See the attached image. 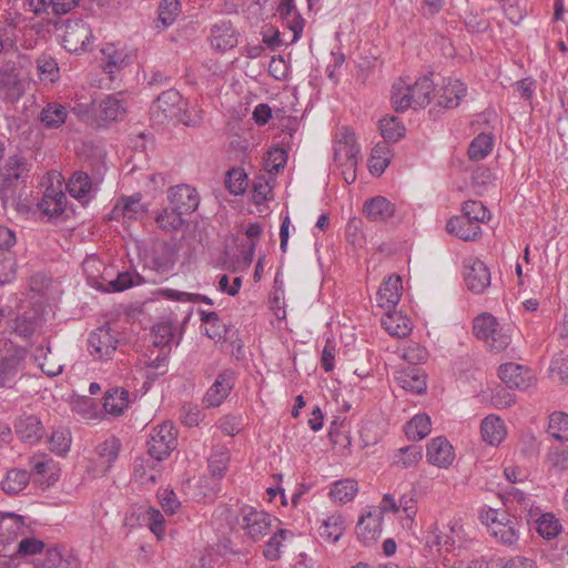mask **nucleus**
Here are the masks:
<instances>
[{
    "mask_svg": "<svg viewBox=\"0 0 568 568\" xmlns=\"http://www.w3.org/2000/svg\"><path fill=\"white\" fill-rule=\"evenodd\" d=\"M293 536V534L290 530L286 529H280L277 532H275L270 540L267 541L265 548H264V556L268 560H276L280 558L281 555V546L283 541L287 538Z\"/></svg>",
    "mask_w": 568,
    "mask_h": 568,
    "instance_id": "60",
    "label": "nucleus"
},
{
    "mask_svg": "<svg viewBox=\"0 0 568 568\" xmlns=\"http://www.w3.org/2000/svg\"><path fill=\"white\" fill-rule=\"evenodd\" d=\"M30 481V474L26 469L13 468L7 471L0 485L4 493L17 495L22 491Z\"/></svg>",
    "mask_w": 568,
    "mask_h": 568,
    "instance_id": "44",
    "label": "nucleus"
},
{
    "mask_svg": "<svg viewBox=\"0 0 568 568\" xmlns=\"http://www.w3.org/2000/svg\"><path fill=\"white\" fill-rule=\"evenodd\" d=\"M118 347V339L109 327H99L89 337L90 354L101 361L110 359Z\"/></svg>",
    "mask_w": 568,
    "mask_h": 568,
    "instance_id": "16",
    "label": "nucleus"
},
{
    "mask_svg": "<svg viewBox=\"0 0 568 568\" xmlns=\"http://www.w3.org/2000/svg\"><path fill=\"white\" fill-rule=\"evenodd\" d=\"M346 521L339 511L326 514L318 524L317 534L325 542L335 544L344 535Z\"/></svg>",
    "mask_w": 568,
    "mask_h": 568,
    "instance_id": "25",
    "label": "nucleus"
},
{
    "mask_svg": "<svg viewBox=\"0 0 568 568\" xmlns=\"http://www.w3.org/2000/svg\"><path fill=\"white\" fill-rule=\"evenodd\" d=\"M138 516L142 524L161 539L165 534V519L163 514L152 506H141L138 509Z\"/></svg>",
    "mask_w": 568,
    "mask_h": 568,
    "instance_id": "42",
    "label": "nucleus"
},
{
    "mask_svg": "<svg viewBox=\"0 0 568 568\" xmlns=\"http://www.w3.org/2000/svg\"><path fill=\"white\" fill-rule=\"evenodd\" d=\"M50 179L57 180V185L51 184L44 191V194L39 202V209L49 217H57L64 212L67 205V196L62 190L60 174L53 172L49 174Z\"/></svg>",
    "mask_w": 568,
    "mask_h": 568,
    "instance_id": "12",
    "label": "nucleus"
},
{
    "mask_svg": "<svg viewBox=\"0 0 568 568\" xmlns=\"http://www.w3.org/2000/svg\"><path fill=\"white\" fill-rule=\"evenodd\" d=\"M226 186L233 194H242L247 187V178L243 170L233 169L229 172Z\"/></svg>",
    "mask_w": 568,
    "mask_h": 568,
    "instance_id": "63",
    "label": "nucleus"
},
{
    "mask_svg": "<svg viewBox=\"0 0 568 568\" xmlns=\"http://www.w3.org/2000/svg\"><path fill=\"white\" fill-rule=\"evenodd\" d=\"M466 93L467 88L460 80L452 78L444 79L436 93L437 103L446 109L457 108L460 101L466 97Z\"/></svg>",
    "mask_w": 568,
    "mask_h": 568,
    "instance_id": "23",
    "label": "nucleus"
},
{
    "mask_svg": "<svg viewBox=\"0 0 568 568\" xmlns=\"http://www.w3.org/2000/svg\"><path fill=\"white\" fill-rule=\"evenodd\" d=\"M97 184H94L90 176L84 172H75L69 180L68 191L70 195L82 203H88L97 192Z\"/></svg>",
    "mask_w": 568,
    "mask_h": 568,
    "instance_id": "29",
    "label": "nucleus"
},
{
    "mask_svg": "<svg viewBox=\"0 0 568 568\" xmlns=\"http://www.w3.org/2000/svg\"><path fill=\"white\" fill-rule=\"evenodd\" d=\"M464 281L473 293H484L491 282L490 271L483 261L469 257L464 263Z\"/></svg>",
    "mask_w": 568,
    "mask_h": 568,
    "instance_id": "10",
    "label": "nucleus"
},
{
    "mask_svg": "<svg viewBox=\"0 0 568 568\" xmlns=\"http://www.w3.org/2000/svg\"><path fill=\"white\" fill-rule=\"evenodd\" d=\"M148 452L158 462L165 459L176 447V430L171 422L153 428L148 442Z\"/></svg>",
    "mask_w": 568,
    "mask_h": 568,
    "instance_id": "8",
    "label": "nucleus"
},
{
    "mask_svg": "<svg viewBox=\"0 0 568 568\" xmlns=\"http://www.w3.org/2000/svg\"><path fill=\"white\" fill-rule=\"evenodd\" d=\"M477 224L489 220V212L479 201H467L463 204V214Z\"/></svg>",
    "mask_w": 568,
    "mask_h": 568,
    "instance_id": "61",
    "label": "nucleus"
},
{
    "mask_svg": "<svg viewBox=\"0 0 568 568\" xmlns=\"http://www.w3.org/2000/svg\"><path fill=\"white\" fill-rule=\"evenodd\" d=\"M381 323L390 336L398 338L408 336L413 329L412 321L400 312L387 311Z\"/></svg>",
    "mask_w": 568,
    "mask_h": 568,
    "instance_id": "33",
    "label": "nucleus"
},
{
    "mask_svg": "<svg viewBox=\"0 0 568 568\" xmlns=\"http://www.w3.org/2000/svg\"><path fill=\"white\" fill-rule=\"evenodd\" d=\"M29 175L26 160L19 155L9 156L0 168L1 192L7 197H12L16 190L24 185Z\"/></svg>",
    "mask_w": 568,
    "mask_h": 568,
    "instance_id": "7",
    "label": "nucleus"
},
{
    "mask_svg": "<svg viewBox=\"0 0 568 568\" xmlns=\"http://www.w3.org/2000/svg\"><path fill=\"white\" fill-rule=\"evenodd\" d=\"M277 12L283 20V24L290 30V42L295 43L302 37L305 20L296 9L295 0H282L277 7Z\"/></svg>",
    "mask_w": 568,
    "mask_h": 568,
    "instance_id": "22",
    "label": "nucleus"
},
{
    "mask_svg": "<svg viewBox=\"0 0 568 568\" xmlns=\"http://www.w3.org/2000/svg\"><path fill=\"white\" fill-rule=\"evenodd\" d=\"M146 210L145 204L142 203V196L140 193L123 195L118 199L111 210L110 217L112 220H138L145 215Z\"/></svg>",
    "mask_w": 568,
    "mask_h": 568,
    "instance_id": "21",
    "label": "nucleus"
},
{
    "mask_svg": "<svg viewBox=\"0 0 568 568\" xmlns=\"http://www.w3.org/2000/svg\"><path fill=\"white\" fill-rule=\"evenodd\" d=\"M65 106L60 103H48L41 111L40 121L48 129L60 128L67 120Z\"/></svg>",
    "mask_w": 568,
    "mask_h": 568,
    "instance_id": "45",
    "label": "nucleus"
},
{
    "mask_svg": "<svg viewBox=\"0 0 568 568\" xmlns=\"http://www.w3.org/2000/svg\"><path fill=\"white\" fill-rule=\"evenodd\" d=\"M549 371L552 375H557L561 382L568 384V354H556L551 359Z\"/></svg>",
    "mask_w": 568,
    "mask_h": 568,
    "instance_id": "64",
    "label": "nucleus"
},
{
    "mask_svg": "<svg viewBox=\"0 0 568 568\" xmlns=\"http://www.w3.org/2000/svg\"><path fill=\"white\" fill-rule=\"evenodd\" d=\"M537 531L544 539H554L561 531V525L554 514L545 513L536 519Z\"/></svg>",
    "mask_w": 568,
    "mask_h": 568,
    "instance_id": "48",
    "label": "nucleus"
},
{
    "mask_svg": "<svg viewBox=\"0 0 568 568\" xmlns=\"http://www.w3.org/2000/svg\"><path fill=\"white\" fill-rule=\"evenodd\" d=\"M121 443L115 437H109L93 449L87 459V473L99 478L104 476L113 467L119 457Z\"/></svg>",
    "mask_w": 568,
    "mask_h": 568,
    "instance_id": "5",
    "label": "nucleus"
},
{
    "mask_svg": "<svg viewBox=\"0 0 568 568\" xmlns=\"http://www.w3.org/2000/svg\"><path fill=\"white\" fill-rule=\"evenodd\" d=\"M129 403V392L122 387H113L104 396L103 408L108 414L119 416L128 408Z\"/></svg>",
    "mask_w": 568,
    "mask_h": 568,
    "instance_id": "41",
    "label": "nucleus"
},
{
    "mask_svg": "<svg viewBox=\"0 0 568 568\" xmlns=\"http://www.w3.org/2000/svg\"><path fill=\"white\" fill-rule=\"evenodd\" d=\"M548 433L560 442L568 440V415L561 412L552 413L549 417Z\"/></svg>",
    "mask_w": 568,
    "mask_h": 568,
    "instance_id": "55",
    "label": "nucleus"
},
{
    "mask_svg": "<svg viewBox=\"0 0 568 568\" xmlns=\"http://www.w3.org/2000/svg\"><path fill=\"white\" fill-rule=\"evenodd\" d=\"M359 153L354 131L347 126L338 129L334 140V163L341 169L343 179L347 184L356 180Z\"/></svg>",
    "mask_w": 568,
    "mask_h": 568,
    "instance_id": "2",
    "label": "nucleus"
},
{
    "mask_svg": "<svg viewBox=\"0 0 568 568\" xmlns=\"http://www.w3.org/2000/svg\"><path fill=\"white\" fill-rule=\"evenodd\" d=\"M30 467L34 481L40 486H52L58 481L60 469L58 464L45 454H36L30 458Z\"/></svg>",
    "mask_w": 568,
    "mask_h": 568,
    "instance_id": "17",
    "label": "nucleus"
},
{
    "mask_svg": "<svg viewBox=\"0 0 568 568\" xmlns=\"http://www.w3.org/2000/svg\"><path fill=\"white\" fill-rule=\"evenodd\" d=\"M241 527L253 541L260 540L270 534L272 523L275 521V518L270 514L251 506H244L241 509Z\"/></svg>",
    "mask_w": 568,
    "mask_h": 568,
    "instance_id": "9",
    "label": "nucleus"
},
{
    "mask_svg": "<svg viewBox=\"0 0 568 568\" xmlns=\"http://www.w3.org/2000/svg\"><path fill=\"white\" fill-rule=\"evenodd\" d=\"M432 542L446 552L453 551L456 547H466L471 540L460 518H453L447 525V530L435 527L430 531Z\"/></svg>",
    "mask_w": 568,
    "mask_h": 568,
    "instance_id": "6",
    "label": "nucleus"
},
{
    "mask_svg": "<svg viewBox=\"0 0 568 568\" xmlns=\"http://www.w3.org/2000/svg\"><path fill=\"white\" fill-rule=\"evenodd\" d=\"M426 460L438 468H448L455 460V450L444 436L432 438L426 446Z\"/></svg>",
    "mask_w": 568,
    "mask_h": 568,
    "instance_id": "18",
    "label": "nucleus"
},
{
    "mask_svg": "<svg viewBox=\"0 0 568 568\" xmlns=\"http://www.w3.org/2000/svg\"><path fill=\"white\" fill-rule=\"evenodd\" d=\"M169 352L170 349H159L155 358H150L145 362V366L148 368V377H156L166 373Z\"/></svg>",
    "mask_w": 568,
    "mask_h": 568,
    "instance_id": "62",
    "label": "nucleus"
},
{
    "mask_svg": "<svg viewBox=\"0 0 568 568\" xmlns=\"http://www.w3.org/2000/svg\"><path fill=\"white\" fill-rule=\"evenodd\" d=\"M168 197L171 206L183 215L194 212L200 203L196 190L187 184L172 186L169 190Z\"/></svg>",
    "mask_w": 568,
    "mask_h": 568,
    "instance_id": "19",
    "label": "nucleus"
},
{
    "mask_svg": "<svg viewBox=\"0 0 568 568\" xmlns=\"http://www.w3.org/2000/svg\"><path fill=\"white\" fill-rule=\"evenodd\" d=\"M434 87L433 80L427 75L415 81L400 78L392 88V106L396 112H405L408 109H424L432 100Z\"/></svg>",
    "mask_w": 568,
    "mask_h": 568,
    "instance_id": "1",
    "label": "nucleus"
},
{
    "mask_svg": "<svg viewBox=\"0 0 568 568\" xmlns=\"http://www.w3.org/2000/svg\"><path fill=\"white\" fill-rule=\"evenodd\" d=\"M182 216L183 214L172 206L171 209H163L156 215L155 220L161 229L166 231H178L184 225Z\"/></svg>",
    "mask_w": 568,
    "mask_h": 568,
    "instance_id": "56",
    "label": "nucleus"
},
{
    "mask_svg": "<svg viewBox=\"0 0 568 568\" xmlns=\"http://www.w3.org/2000/svg\"><path fill=\"white\" fill-rule=\"evenodd\" d=\"M14 429L18 437L29 444H34L43 435V427L40 419L34 416H23L16 420Z\"/></svg>",
    "mask_w": 568,
    "mask_h": 568,
    "instance_id": "34",
    "label": "nucleus"
},
{
    "mask_svg": "<svg viewBox=\"0 0 568 568\" xmlns=\"http://www.w3.org/2000/svg\"><path fill=\"white\" fill-rule=\"evenodd\" d=\"M92 39L90 26L82 20L70 21L65 24L62 45L69 52L78 53L85 50Z\"/></svg>",
    "mask_w": 568,
    "mask_h": 568,
    "instance_id": "11",
    "label": "nucleus"
},
{
    "mask_svg": "<svg viewBox=\"0 0 568 568\" xmlns=\"http://www.w3.org/2000/svg\"><path fill=\"white\" fill-rule=\"evenodd\" d=\"M363 211L373 222H387L395 215V205L385 196L378 195L367 200Z\"/></svg>",
    "mask_w": 568,
    "mask_h": 568,
    "instance_id": "30",
    "label": "nucleus"
},
{
    "mask_svg": "<svg viewBox=\"0 0 568 568\" xmlns=\"http://www.w3.org/2000/svg\"><path fill=\"white\" fill-rule=\"evenodd\" d=\"M402 296V278L399 275H390L377 292L378 306L390 310L396 306Z\"/></svg>",
    "mask_w": 568,
    "mask_h": 568,
    "instance_id": "31",
    "label": "nucleus"
},
{
    "mask_svg": "<svg viewBox=\"0 0 568 568\" xmlns=\"http://www.w3.org/2000/svg\"><path fill=\"white\" fill-rule=\"evenodd\" d=\"M390 162V151L386 145H376L372 150L368 160V169L373 175L379 176L384 173Z\"/></svg>",
    "mask_w": 568,
    "mask_h": 568,
    "instance_id": "50",
    "label": "nucleus"
},
{
    "mask_svg": "<svg viewBox=\"0 0 568 568\" xmlns=\"http://www.w3.org/2000/svg\"><path fill=\"white\" fill-rule=\"evenodd\" d=\"M422 449L415 445H408L396 449L390 457V465L398 469L415 467L422 460Z\"/></svg>",
    "mask_w": 568,
    "mask_h": 568,
    "instance_id": "39",
    "label": "nucleus"
},
{
    "mask_svg": "<svg viewBox=\"0 0 568 568\" xmlns=\"http://www.w3.org/2000/svg\"><path fill=\"white\" fill-rule=\"evenodd\" d=\"M82 267L87 275L89 285L101 292V286H103L104 283V273L112 270V267L106 266L103 261L93 255L88 256L83 261Z\"/></svg>",
    "mask_w": 568,
    "mask_h": 568,
    "instance_id": "38",
    "label": "nucleus"
},
{
    "mask_svg": "<svg viewBox=\"0 0 568 568\" xmlns=\"http://www.w3.org/2000/svg\"><path fill=\"white\" fill-rule=\"evenodd\" d=\"M397 382L405 390L422 394L426 390V381L423 375L414 371L403 372L397 376Z\"/></svg>",
    "mask_w": 568,
    "mask_h": 568,
    "instance_id": "54",
    "label": "nucleus"
},
{
    "mask_svg": "<svg viewBox=\"0 0 568 568\" xmlns=\"http://www.w3.org/2000/svg\"><path fill=\"white\" fill-rule=\"evenodd\" d=\"M498 376L509 388L527 389L535 384L532 372L527 366L513 362L501 364Z\"/></svg>",
    "mask_w": 568,
    "mask_h": 568,
    "instance_id": "13",
    "label": "nucleus"
},
{
    "mask_svg": "<svg viewBox=\"0 0 568 568\" xmlns=\"http://www.w3.org/2000/svg\"><path fill=\"white\" fill-rule=\"evenodd\" d=\"M101 292L120 293L141 283V276L135 272H120L114 276V268L104 273Z\"/></svg>",
    "mask_w": 568,
    "mask_h": 568,
    "instance_id": "26",
    "label": "nucleus"
},
{
    "mask_svg": "<svg viewBox=\"0 0 568 568\" xmlns=\"http://www.w3.org/2000/svg\"><path fill=\"white\" fill-rule=\"evenodd\" d=\"M494 136L490 133L478 134L469 144L468 155L474 161L485 159L493 150Z\"/></svg>",
    "mask_w": 568,
    "mask_h": 568,
    "instance_id": "47",
    "label": "nucleus"
},
{
    "mask_svg": "<svg viewBox=\"0 0 568 568\" xmlns=\"http://www.w3.org/2000/svg\"><path fill=\"white\" fill-rule=\"evenodd\" d=\"M474 334L483 341L490 352L499 353L511 342V328L501 325L495 316L484 313L474 321Z\"/></svg>",
    "mask_w": 568,
    "mask_h": 568,
    "instance_id": "3",
    "label": "nucleus"
},
{
    "mask_svg": "<svg viewBox=\"0 0 568 568\" xmlns=\"http://www.w3.org/2000/svg\"><path fill=\"white\" fill-rule=\"evenodd\" d=\"M358 494V484L355 479L345 478L334 481L329 487V497L334 503L346 504Z\"/></svg>",
    "mask_w": 568,
    "mask_h": 568,
    "instance_id": "40",
    "label": "nucleus"
},
{
    "mask_svg": "<svg viewBox=\"0 0 568 568\" xmlns=\"http://www.w3.org/2000/svg\"><path fill=\"white\" fill-rule=\"evenodd\" d=\"M382 511L375 506L367 507L357 523V535L364 542L376 540L382 534Z\"/></svg>",
    "mask_w": 568,
    "mask_h": 568,
    "instance_id": "24",
    "label": "nucleus"
},
{
    "mask_svg": "<svg viewBox=\"0 0 568 568\" xmlns=\"http://www.w3.org/2000/svg\"><path fill=\"white\" fill-rule=\"evenodd\" d=\"M36 63L41 82L54 83L59 79L60 70L52 57L43 54L37 59Z\"/></svg>",
    "mask_w": 568,
    "mask_h": 568,
    "instance_id": "49",
    "label": "nucleus"
},
{
    "mask_svg": "<svg viewBox=\"0 0 568 568\" xmlns=\"http://www.w3.org/2000/svg\"><path fill=\"white\" fill-rule=\"evenodd\" d=\"M187 105L179 91L174 89L162 92L153 104V114H155L160 121L165 119L176 120L181 114V110Z\"/></svg>",
    "mask_w": 568,
    "mask_h": 568,
    "instance_id": "14",
    "label": "nucleus"
},
{
    "mask_svg": "<svg viewBox=\"0 0 568 568\" xmlns=\"http://www.w3.org/2000/svg\"><path fill=\"white\" fill-rule=\"evenodd\" d=\"M159 294L169 301L180 302V303H200L203 302L205 304L212 305V300L206 295L197 294V293H189L174 288H163L159 292Z\"/></svg>",
    "mask_w": 568,
    "mask_h": 568,
    "instance_id": "53",
    "label": "nucleus"
},
{
    "mask_svg": "<svg viewBox=\"0 0 568 568\" xmlns=\"http://www.w3.org/2000/svg\"><path fill=\"white\" fill-rule=\"evenodd\" d=\"M79 0H29L30 10L36 14H67Z\"/></svg>",
    "mask_w": 568,
    "mask_h": 568,
    "instance_id": "35",
    "label": "nucleus"
},
{
    "mask_svg": "<svg viewBox=\"0 0 568 568\" xmlns=\"http://www.w3.org/2000/svg\"><path fill=\"white\" fill-rule=\"evenodd\" d=\"M104 57V71L113 78V74L132 63L133 57L123 50L118 49L114 44L108 43L102 49Z\"/></svg>",
    "mask_w": 568,
    "mask_h": 568,
    "instance_id": "36",
    "label": "nucleus"
},
{
    "mask_svg": "<svg viewBox=\"0 0 568 568\" xmlns=\"http://www.w3.org/2000/svg\"><path fill=\"white\" fill-rule=\"evenodd\" d=\"M159 21L164 28L172 26L181 13L179 0H162L158 9Z\"/></svg>",
    "mask_w": 568,
    "mask_h": 568,
    "instance_id": "57",
    "label": "nucleus"
},
{
    "mask_svg": "<svg viewBox=\"0 0 568 568\" xmlns=\"http://www.w3.org/2000/svg\"><path fill=\"white\" fill-rule=\"evenodd\" d=\"M230 462V452L224 446H217L209 457V468L213 476L223 477Z\"/></svg>",
    "mask_w": 568,
    "mask_h": 568,
    "instance_id": "51",
    "label": "nucleus"
},
{
    "mask_svg": "<svg viewBox=\"0 0 568 568\" xmlns=\"http://www.w3.org/2000/svg\"><path fill=\"white\" fill-rule=\"evenodd\" d=\"M235 384V374L232 369L222 371L214 383L206 390L203 403L206 407H219L229 397Z\"/></svg>",
    "mask_w": 568,
    "mask_h": 568,
    "instance_id": "15",
    "label": "nucleus"
},
{
    "mask_svg": "<svg viewBox=\"0 0 568 568\" xmlns=\"http://www.w3.org/2000/svg\"><path fill=\"white\" fill-rule=\"evenodd\" d=\"M286 161V151L282 148H273L264 156V169L268 173H277L280 169L284 168Z\"/></svg>",
    "mask_w": 568,
    "mask_h": 568,
    "instance_id": "59",
    "label": "nucleus"
},
{
    "mask_svg": "<svg viewBox=\"0 0 568 568\" xmlns=\"http://www.w3.org/2000/svg\"><path fill=\"white\" fill-rule=\"evenodd\" d=\"M97 113L106 122L121 121L126 113V102L121 94L106 95L99 102Z\"/></svg>",
    "mask_w": 568,
    "mask_h": 568,
    "instance_id": "28",
    "label": "nucleus"
},
{
    "mask_svg": "<svg viewBox=\"0 0 568 568\" xmlns=\"http://www.w3.org/2000/svg\"><path fill=\"white\" fill-rule=\"evenodd\" d=\"M174 337V328L170 323H159L153 326V344L155 348L169 349Z\"/></svg>",
    "mask_w": 568,
    "mask_h": 568,
    "instance_id": "58",
    "label": "nucleus"
},
{
    "mask_svg": "<svg viewBox=\"0 0 568 568\" xmlns=\"http://www.w3.org/2000/svg\"><path fill=\"white\" fill-rule=\"evenodd\" d=\"M405 435L409 440H422L432 432V419L425 414H416L404 427Z\"/></svg>",
    "mask_w": 568,
    "mask_h": 568,
    "instance_id": "43",
    "label": "nucleus"
},
{
    "mask_svg": "<svg viewBox=\"0 0 568 568\" xmlns=\"http://www.w3.org/2000/svg\"><path fill=\"white\" fill-rule=\"evenodd\" d=\"M480 435L487 445H500L507 437L505 422L494 414L486 416L480 423Z\"/></svg>",
    "mask_w": 568,
    "mask_h": 568,
    "instance_id": "27",
    "label": "nucleus"
},
{
    "mask_svg": "<svg viewBox=\"0 0 568 568\" xmlns=\"http://www.w3.org/2000/svg\"><path fill=\"white\" fill-rule=\"evenodd\" d=\"M378 126L385 141L397 142L406 132L404 124L397 116L387 115L379 120Z\"/></svg>",
    "mask_w": 568,
    "mask_h": 568,
    "instance_id": "46",
    "label": "nucleus"
},
{
    "mask_svg": "<svg viewBox=\"0 0 568 568\" xmlns=\"http://www.w3.org/2000/svg\"><path fill=\"white\" fill-rule=\"evenodd\" d=\"M72 437L69 429L59 427L51 433L49 438V449L59 455H65L71 447Z\"/></svg>",
    "mask_w": 568,
    "mask_h": 568,
    "instance_id": "52",
    "label": "nucleus"
},
{
    "mask_svg": "<svg viewBox=\"0 0 568 568\" xmlns=\"http://www.w3.org/2000/svg\"><path fill=\"white\" fill-rule=\"evenodd\" d=\"M446 231L464 241H474L480 234V225L464 215H459L448 220Z\"/></svg>",
    "mask_w": 568,
    "mask_h": 568,
    "instance_id": "32",
    "label": "nucleus"
},
{
    "mask_svg": "<svg viewBox=\"0 0 568 568\" xmlns=\"http://www.w3.org/2000/svg\"><path fill=\"white\" fill-rule=\"evenodd\" d=\"M480 520L491 537L506 546H515L519 540V523L508 513L488 508L480 513Z\"/></svg>",
    "mask_w": 568,
    "mask_h": 568,
    "instance_id": "4",
    "label": "nucleus"
},
{
    "mask_svg": "<svg viewBox=\"0 0 568 568\" xmlns=\"http://www.w3.org/2000/svg\"><path fill=\"white\" fill-rule=\"evenodd\" d=\"M239 43V32L227 20H221L211 28L210 44L213 50L225 52Z\"/></svg>",
    "mask_w": 568,
    "mask_h": 568,
    "instance_id": "20",
    "label": "nucleus"
},
{
    "mask_svg": "<svg viewBox=\"0 0 568 568\" xmlns=\"http://www.w3.org/2000/svg\"><path fill=\"white\" fill-rule=\"evenodd\" d=\"M24 530L22 516L14 513H0V541L10 542L18 538Z\"/></svg>",
    "mask_w": 568,
    "mask_h": 568,
    "instance_id": "37",
    "label": "nucleus"
}]
</instances>
